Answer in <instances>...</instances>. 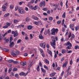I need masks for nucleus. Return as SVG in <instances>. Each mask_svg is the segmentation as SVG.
<instances>
[{
	"label": "nucleus",
	"instance_id": "nucleus-1",
	"mask_svg": "<svg viewBox=\"0 0 79 79\" xmlns=\"http://www.w3.org/2000/svg\"><path fill=\"white\" fill-rule=\"evenodd\" d=\"M51 38L52 40V42L51 41L50 42V45L51 46H52L53 48L54 49H55L56 47V43H55L56 40L55 39H56V40H58V38L56 36H52L51 37Z\"/></svg>",
	"mask_w": 79,
	"mask_h": 79
},
{
	"label": "nucleus",
	"instance_id": "nucleus-2",
	"mask_svg": "<svg viewBox=\"0 0 79 79\" xmlns=\"http://www.w3.org/2000/svg\"><path fill=\"white\" fill-rule=\"evenodd\" d=\"M18 10L19 13V14H22V15L25 14V11H24L23 9H21V7H19Z\"/></svg>",
	"mask_w": 79,
	"mask_h": 79
},
{
	"label": "nucleus",
	"instance_id": "nucleus-3",
	"mask_svg": "<svg viewBox=\"0 0 79 79\" xmlns=\"http://www.w3.org/2000/svg\"><path fill=\"white\" fill-rule=\"evenodd\" d=\"M58 29L56 28V29H55L54 28H53L52 30V35H55V32L57 33V32H58Z\"/></svg>",
	"mask_w": 79,
	"mask_h": 79
},
{
	"label": "nucleus",
	"instance_id": "nucleus-4",
	"mask_svg": "<svg viewBox=\"0 0 79 79\" xmlns=\"http://www.w3.org/2000/svg\"><path fill=\"white\" fill-rule=\"evenodd\" d=\"M40 45L41 47L45 48L46 46V43L45 42L43 43H41L40 44Z\"/></svg>",
	"mask_w": 79,
	"mask_h": 79
},
{
	"label": "nucleus",
	"instance_id": "nucleus-5",
	"mask_svg": "<svg viewBox=\"0 0 79 79\" xmlns=\"http://www.w3.org/2000/svg\"><path fill=\"white\" fill-rule=\"evenodd\" d=\"M40 7L43 6H45V1H44L43 2H41L40 4Z\"/></svg>",
	"mask_w": 79,
	"mask_h": 79
},
{
	"label": "nucleus",
	"instance_id": "nucleus-6",
	"mask_svg": "<svg viewBox=\"0 0 79 79\" xmlns=\"http://www.w3.org/2000/svg\"><path fill=\"white\" fill-rule=\"evenodd\" d=\"M7 6L3 5L2 7V9L3 11H6V10L7 9Z\"/></svg>",
	"mask_w": 79,
	"mask_h": 79
},
{
	"label": "nucleus",
	"instance_id": "nucleus-7",
	"mask_svg": "<svg viewBox=\"0 0 79 79\" xmlns=\"http://www.w3.org/2000/svg\"><path fill=\"white\" fill-rule=\"evenodd\" d=\"M39 37L40 39L43 40L44 39V36H43V35H42V34H40L39 35Z\"/></svg>",
	"mask_w": 79,
	"mask_h": 79
},
{
	"label": "nucleus",
	"instance_id": "nucleus-8",
	"mask_svg": "<svg viewBox=\"0 0 79 79\" xmlns=\"http://www.w3.org/2000/svg\"><path fill=\"white\" fill-rule=\"evenodd\" d=\"M32 18H33L35 20H39V19L37 16H35L34 15H33L32 16Z\"/></svg>",
	"mask_w": 79,
	"mask_h": 79
},
{
	"label": "nucleus",
	"instance_id": "nucleus-9",
	"mask_svg": "<svg viewBox=\"0 0 79 79\" xmlns=\"http://www.w3.org/2000/svg\"><path fill=\"white\" fill-rule=\"evenodd\" d=\"M74 27V24H71L70 25V28L71 29L72 31H74V29L73 28Z\"/></svg>",
	"mask_w": 79,
	"mask_h": 79
},
{
	"label": "nucleus",
	"instance_id": "nucleus-10",
	"mask_svg": "<svg viewBox=\"0 0 79 79\" xmlns=\"http://www.w3.org/2000/svg\"><path fill=\"white\" fill-rule=\"evenodd\" d=\"M68 64V61H66L65 62V63L63 64L62 65V68H66V66H67V64Z\"/></svg>",
	"mask_w": 79,
	"mask_h": 79
},
{
	"label": "nucleus",
	"instance_id": "nucleus-11",
	"mask_svg": "<svg viewBox=\"0 0 79 79\" xmlns=\"http://www.w3.org/2000/svg\"><path fill=\"white\" fill-rule=\"evenodd\" d=\"M14 45H15V43H14V42L13 41L10 44L9 47H13L14 46Z\"/></svg>",
	"mask_w": 79,
	"mask_h": 79
},
{
	"label": "nucleus",
	"instance_id": "nucleus-12",
	"mask_svg": "<svg viewBox=\"0 0 79 79\" xmlns=\"http://www.w3.org/2000/svg\"><path fill=\"white\" fill-rule=\"evenodd\" d=\"M66 45L67 46L69 45V47H72V44H71V43H70V42H69V41L67 43Z\"/></svg>",
	"mask_w": 79,
	"mask_h": 79
},
{
	"label": "nucleus",
	"instance_id": "nucleus-13",
	"mask_svg": "<svg viewBox=\"0 0 79 79\" xmlns=\"http://www.w3.org/2000/svg\"><path fill=\"white\" fill-rule=\"evenodd\" d=\"M47 50H48V53H49V54H50V56H52V51L50 50H48V49H47Z\"/></svg>",
	"mask_w": 79,
	"mask_h": 79
},
{
	"label": "nucleus",
	"instance_id": "nucleus-14",
	"mask_svg": "<svg viewBox=\"0 0 79 79\" xmlns=\"http://www.w3.org/2000/svg\"><path fill=\"white\" fill-rule=\"evenodd\" d=\"M19 22V19L14 20V23L15 24H17Z\"/></svg>",
	"mask_w": 79,
	"mask_h": 79
},
{
	"label": "nucleus",
	"instance_id": "nucleus-15",
	"mask_svg": "<svg viewBox=\"0 0 79 79\" xmlns=\"http://www.w3.org/2000/svg\"><path fill=\"white\" fill-rule=\"evenodd\" d=\"M27 73L26 74H25V73L23 72H22L21 73L19 74V75H20V76H23V75L24 76H26L27 75Z\"/></svg>",
	"mask_w": 79,
	"mask_h": 79
},
{
	"label": "nucleus",
	"instance_id": "nucleus-16",
	"mask_svg": "<svg viewBox=\"0 0 79 79\" xmlns=\"http://www.w3.org/2000/svg\"><path fill=\"white\" fill-rule=\"evenodd\" d=\"M21 64L22 66H24L25 65H26V62H21Z\"/></svg>",
	"mask_w": 79,
	"mask_h": 79
},
{
	"label": "nucleus",
	"instance_id": "nucleus-17",
	"mask_svg": "<svg viewBox=\"0 0 79 79\" xmlns=\"http://www.w3.org/2000/svg\"><path fill=\"white\" fill-rule=\"evenodd\" d=\"M37 8H38V6L36 5V6H35L33 7V10H37Z\"/></svg>",
	"mask_w": 79,
	"mask_h": 79
},
{
	"label": "nucleus",
	"instance_id": "nucleus-18",
	"mask_svg": "<svg viewBox=\"0 0 79 79\" xmlns=\"http://www.w3.org/2000/svg\"><path fill=\"white\" fill-rule=\"evenodd\" d=\"M18 35V32H17V31H15V33L14 34V37H16Z\"/></svg>",
	"mask_w": 79,
	"mask_h": 79
},
{
	"label": "nucleus",
	"instance_id": "nucleus-19",
	"mask_svg": "<svg viewBox=\"0 0 79 79\" xmlns=\"http://www.w3.org/2000/svg\"><path fill=\"white\" fill-rule=\"evenodd\" d=\"M66 52V50L63 49L62 50V53L64 54V53H65Z\"/></svg>",
	"mask_w": 79,
	"mask_h": 79
},
{
	"label": "nucleus",
	"instance_id": "nucleus-20",
	"mask_svg": "<svg viewBox=\"0 0 79 79\" xmlns=\"http://www.w3.org/2000/svg\"><path fill=\"white\" fill-rule=\"evenodd\" d=\"M62 18H66V13L64 12L62 15Z\"/></svg>",
	"mask_w": 79,
	"mask_h": 79
},
{
	"label": "nucleus",
	"instance_id": "nucleus-21",
	"mask_svg": "<svg viewBox=\"0 0 79 79\" xmlns=\"http://www.w3.org/2000/svg\"><path fill=\"white\" fill-rule=\"evenodd\" d=\"M32 28V26H29L27 27V29L29 30H31Z\"/></svg>",
	"mask_w": 79,
	"mask_h": 79
},
{
	"label": "nucleus",
	"instance_id": "nucleus-22",
	"mask_svg": "<svg viewBox=\"0 0 79 79\" xmlns=\"http://www.w3.org/2000/svg\"><path fill=\"white\" fill-rule=\"evenodd\" d=\"M75 31H77V30H79V26H76L75 27Z\"/></svg>",
	"mask_w": 79,
	"mask_h": 79
},
{
	"label": "nucleus",
	"instance_id": "nucleus-23",
	"mask_svg": "<svg viewBox=\"0 0 79 79\" xmlns=\"http://www.w3.org/2000/svg\"><path fill=\"white\" fill-rule=\"evenodd\" d=\"M11 55H12V56H14V57L16 56V54H15V53L13 52L11 53Z\"/></svg>",
	"mask_w": 79,
	"mask_h": 79
},
{
	"label": "nucleus",
	"instance_id": "nucleus-24",
	"mask_svg": "<svg viewBox=\"0 0 79 79\" xmlns=\"http://www.w3.org/2000/svg\"><path fill=\"white\" fill-rule=\"evenodd\" d=\"M22 41V40L21 39H19L17 41V44H21V42Z\"/></svg>",
	"mask_w": 79,
	"mask_h": 79
},
{
	"label": "nucleus",
	"instance_id": "nucleus-25",
	"mask_svg": "<svg viewBox=\"0 0 79 79\" xmlns=\"http://www.w3.org/2000/svg\"><path fill=\"white\" fill-rule=\"evenodd\" d=\"M33 64H34L33 62H32L28 66L29 68H31V67L32 66Z\"/></svg>",
	"mask_w": 79,
	"mask_h": 79
},
{
	"label": "nucleus",
	"instance_id": "nucleus-26",
	"mask_svg": "<svg viewBox=\"0 0 79 79\" xmlns=\"http://www.w3.org/2000/svg\"><path fill=\"white\" fill-rule=\"evenodd\" d=\"M41 70L42 71V72L44 73H46V71L45 70V69H44L43 68H41Z\"/></svg>",
	"mask_w": 79,
	"mask_h": 79
},
{
	"label": "nucleus",
	"instance_id": "nucleus-27",
	"mask_svg": "<svg viewBox=\"0 0 79 79\" xmlns=\"http://www.w3.org/2000/svg\"><path fill=\"white\" fill-rule=\"evenodd\" d=\"M56 73H51L50 74V76H51V77H53V76H54L55 75V74H56Z\"/></svg>",
	"mask_w": 79,
	"mask_h": 79
},
{
	"label": "nucleus",
	"instance_id": "nucleus-28",
	"mask_svg": "<svg viewBox=\"0 0 79 79\" xmlns=\"http://www.w3.org/2000/svg\"><path fill=\"white\" fill-rule=\"evenodd\" d=\"M14 8V5H11L10 6V9H13Z\"/></svg>",
	"mask_w": 79,
	"mask_h": 79
},
{
	"label": "nucleus",
	"instance_id": "nucleus-29",
	"mask_svg": "<svg viewBox=\"0 0 79 79\" xmlns=\"http://www.w3.org/2000/svg\"><path fill=\"white\" fill-rule=\"evenodd\" d=\"M34 24H35L36 25H39V23L37 22L36 21L34 22Z\"/></svg>",
	"mask_w": 79,
	"mask_h": 79
},
{
	"label": "nucleus",
	"instance_id": "nucleus-30",
	"mask_svg": "<svg viewBox=\"0 0 79 79\" xmlns=\"http://www.w3.org/2000/svg\"><path fill=\"white\" fill-rule=\"evenodd\" d=\"M10 76L11 77H13V76H14L15 75H14V73H13V72H11Z\"/></svg>",
	"mask_w": 79,
	"mask_h": 79
},
{
	"label": "nucleus",
	"instance_id": "nucleus-31",
	"mask_svg": "<svg viewBox=\"0 0 79 79\" xmlns=\"http://www.w3.org/2000/svg\"><path fill=\"white\" fill-rule=\"evenodd\" d=\"M9 15L10 14L9 13L6 14L4 15V17H5V18L8 17V16H9Z\"/></svg>",
	"mask_w": 79,
	"mask_h": 79
},
{
	"label": "nucleus",
	"instance_id": "nucleus-32",
	"mask_svg": "<svg viewBox=\"0 0 79 79\" xmlns=\"http://www.w3.org/2000/svg\"><path fill=\"white\" fill-rule=\"evenodd\" d=\"M6 25L7 26V27H9V26H10V25H11V24H10V23H6Z\"/></svg>",
	"mask_w": 79,
	"mask_h": 79
},
{
	"label": "nucleus",
	"instance_id": "nucleus-33",
	"mask_svg": "<svg viewBox=\"0 0 79 79\" xmlns=\"http://www.w3.org/2000/svg\"><path fill=\"white\" fill-rule=\"evenodd\" d=\"M29 8H30V9H31V10H33V8H34V7L33 6H29Z\"/></svg>",
	"mask_w": 79,
	"mask_h": 79
},
{
	"label": "nucleus",
	"instance_id": "nucleus-34",
	"mask_svg": "<svg viewBox=\"0 0 79 79\" xmlns=\"http://www.w3.org/2000/svg\"><path fill=\"white\" fill-rule=\"evenodd\" d=\"M8 61L9 63H11L13 62V60H8Z\"/></svg>",
	"mask_w": 79,
	"mask_h": 79
},
{
	"label": "nucleus",
	"instance_id": "nucleus-35",
	"mask_svg": "<svg viewBox=\"0 0 79 79\" xmlns=\"http://www.w3.org/2000/svg\"><path fill=\"white\" fill-rule=\"evenodd\" d=\"M31 2H29L28 3V5H27V6L28 7H29V6H30L31 5Z\"/></svg>",
	"mask_w": 79,
	"mask_h": 79
},
{
	"label": "nucleus",
	"instance_id": "nucleus-36",
	"mask_svg": "<svg viewBox=\"0 0 79 79\" xmlns=\"http://www.w3.org/2000/svg\"><path fill=\"white\" fill-rule=\"evenodd\" d=\"M15 77L16 78H19V75H18V74H16L15 75Z\"/></svg>",
	"mask_w": 79,
	"mask_h": 79
},
{
	"label": "nucleus",
	"instance_id": "nucleus-37",
	"mask_svg": "<svg viewBox=\"0 0 79 79\" xmlns=\"http://www.w3.org/2000/svg\"><path fill=\"white\" fill-rule=\"evenodd\" d=\"M44 68L45 69H46L47 70H48V67H47V66L44 65Z\"/></svg>",
	"mask_w": 79,
	"mask_h": 79
},
{
	"label": "nucleus",
	"instance_id": "nucleus-38",
	"mask_svg": "<svg viewBox=\"0 0 79 79\" xmlns=\"http://www.w3.org/2000/svg\"><path fill=\"white\" fill-rule=\"evenodd\" d=\"M3 50H4L5 52H8V51H9V49H6V48H4Z\"/></svg>",
	"mask_w": 79,
	"mask_h": 79
},
{
	"label": "nucleus",
	"instance_id": "nucleus-39",
	"mask_svg": "<svg viewBox=\"0 0 79 79\" xmlns=\"http://www.w3.org/2000/svg\"><path fill=\"white\" fill-rule=\"evenodd\" d=\"M9 41L8 39H7L6 40V41L4 42V44H6V43H8Z\"/></svg>",
	"mask_w": 79,
	"mask_h": 79
},
{
	"label": "nucleus",
	"instance_id": "nucleus-40",
	"mask_svg": "<svg viewBox=\"0 0 79 79\" xmlns=\"http://www.w3.org/2000/svg\"><path fill=\"white\" fill-rule=\"evenodd\" d=\"M49 20H50V21H52L53 20V17H50L49 18Z\"/></svg>",
	"mask_w": 79,
	"mask_h": 79
},
{
	"label": "nucleus",
	"instance_id": "nucleus-41",
	"mask_svg": "<svg viewBox=\"0 0 79 79\" xmlns=\"http://www.w3.org/2000/svg\"><path fill=\"white\" fill-rule=\"evenodd\" d=\"M54 6H55L56 8H57L58 7V5L57 4H54L53 5Z\"/></svg>",
	"mask_w": 79,
	"mask_h": 79
},
{
	"label": "nucleus",
	"instance_id": "nucleus-42",
	"mask_svg": "<svg viewBox=\"0 0 79 79\" xmlns=\"http://www.w3.org/2000/svg\"><path fill=\"white\" fill-rule=\"evenodd\" d=\"M8 34V32H6V33H5L2 35L3 37H5V35H7V34Z\"/></svg>",
	"mask_w": 79,
	"mask_h": 79
},
{
	"label": "nucleus",
	"instance_id": "nucleus-43",
	"mask_svg": "<svg viewBox=\"0 0 79 79\" xmlns=\"http://www.w3.org/2000/svg\"><path fill=\"white\" fill-rule=\"evenodd\" d=\"M30 20V19H29V18H27L26 19V21H27V22H28V21Z\"/></svg>",
	"mask_w": 79,
	"mask_h": 79
},
{
	"label": "nucleus",
	"instance_id": "nucleus-44",
	"mask_svg": "<svg viewBox=\"0 0 79 79\" xmlns=\"http://www.w3.org/2000/svg\"><path fill=\"white\" fill-rule=\"evenodd\" d=\"M39 70H40V68H39V66H38L37 68V71H39Z\"/></svg>",
	"mask_w": 79,
	"mask_h": 79
},
{
	"label": "nucleus",
	"instance_id": "nucleus-45",
	"mask_svg": "<svg viewBox=\"0 0 79 79\" xmlns=\"http://www.w3.org/2000/svg\"><path fill=\"white\" fill-rule=\"evenodd\" d=\"M45 61L46 63H48V64H49V61L48 60L46 59L45 60Z\"/></svg>",
	"mask_w": 79,
	"mask_h": 79
},
{
	"label": "nucleus",
	"instance_id": "nucleus-46",
	"mask_svg": "<svg viewBox=\"0 0 79 79\" xmlns=\"http://www.w3.org/2000/svg\"><path fill=\"white\" fill-rule=\"evenodd\" d=\"M12 62L14 64H17V63H18V61H14V60H13V62Z\"/></svg>",
	"mask_w": 79,
	"mask_h": 79
},
{
	"label": "nucleus",
	"instance_id": "nucleus-47",
	"mask_svg": "<svg viewBox=\"0 0 79 79\" xmlns=\"http://www.w3.org/2000/svg\"><path fill=\"white\" fill-rule=\"evenodd\" d=\"M61 23V20H59V21H57V24H60Z\"/></svg>",
	"mask_w": 79,
	"mask_h": 79
},
{
	"label": "nucleus",
	"instance_id": "nucleus-48",
	"mask_svg": "<svg viewBox=\"0 0 79 79\" xmlns=\"http://www.w3.org/2000/svg\"><path fill=\"white\" fill-rule=\"evenodd\" d=\"M22 34L23 36H24L25 35V32L24 31H22Z\"/></svg>",
	"mask_w": 79,
	"mask_h": 79
},
{
	"label": "nucleus",
	"instance_id": "nucleus-49",
	"mask_svg": "<svg viewBox=\"0 0 79 79\" xmlns=\"http://www.w3.org/2000/svg\"><path fill=\"white\" fill-rule=\"evenodd\" d=\"M64 19H63L62 21V25L63 26L64 25Z\"/></svg>",
	"mask_w": 79,
	"mask_h": 79
},
{
	"label": "nucleus",
	"instance_id": "nucleus-50",
	"mask_svg": "<svg viewBox=\"0 0 79 79\" xmlns=\"http://www.w3.org/2000/svg\"><path fill=\"white\" fill-rule=\"evenodd\" d=\"M78 46L76 45L75 47V50H77V49H79V48H78Z\"/></svg>",
	"mask_w": 79,
	"mask_h": 79
},
{
	"label": "nucleus",
	"instance_id": "nucleus-51",
	"mask_svg": "<svg viewBox=\"0 0 79 79\" xmlns=\"http://www.w3.org/2000/svg\"><path fill=\"white\" fill-rule=\"evenodd\" d=\"M30 36L31 39H32V38H33V36H32V34H30Z\"/></svg>",
	"mask_w": 79,
	"mask_h": 79
},
{
	"label": "nucleus",
	"instance_id": "nucleus-52",
	"mask_svg": "<svg viewBox=\"0 0 79 79\" xmlns=\"http://www.w3.org/2000/svg\"><path fill=\"white\" fill-rule=\"evenodd\" d=\"M18 70V69L16 68H14L13 69V71H16Z\"/></svg>",
	"mask_w": 79,
	"mask_h": 79
},
{
	"label": "nucleus",
	"instance_id": "nucleus-53",
	"mask_svg": "<svg viewBox=\"0 0 79 79\" xmlns=\"http://www.w3.org/2000/svg\"><path fill=\"white\" fill-rule=\"evenodd\" d=\"M4 6H7L8 7V3L7 2H6L4 4Z\"/></svg>",
	"mask_w": 79,
	"mask_h": 79
},
{
	"label": "nucleus",
	"instance_id": "nucleus-54",
	"mask_svg": "<svg viewBox=\"0 0 79 79\" xmlns=\"http://www.w3.org/2000/svg\"><path fill=\"white\" fill-rule=\"evenodd\" d=\"M71 37H72V38H74L75 37V35H74V34H72Z\"/></svg>",
	"mask_w": 79,
	"mask_h": 79
},
{
	"label": "nucleus",
	"instance_id": "nucleus-55",
	"mask_svg": "<svg viewBox=\"0 0 79 79\" xmlns=\"http://www.w3.org/2000/svg\"><path fill=\"white\" fill-rule=\"evenodd\" d=\"M18 6H16L15 9V11H17L18 10Z\"/></svg>",
	"mask_w": 79,
	"mask_h": 79
},
{
	"label": "nucleus",
	"instance_id": "nucleus-56",
	"mask_svg": "<svg viewBox=\"0 0 79 79\" xmlns=\"http://www.w3.org/2000/svg\"><path fill=\"white\" fill-rule=\"evenodd\" d=\"M44 28H43L41 30V31L40 32V34H42V32L44 31Z\"/></svg>",
	"mask_w": 79,
	"mask_h": 79
},
{
	"label": "nucleus",
	"instance_id": "nucleus-57",
	"mask_svg": "<svg viewBox=\"0 0 79 79\" xmlns=\"http://www.w3.org/2000/svg\"><path fill=\"white\" fill-rule=\"evenodd\" d=\"M46 47L48 48H49V47H50V45H49V44H46Z\"/></svg>",
	"mask_w": 79,
	"mask_h": 79
},
{
	"label": "nucleus",
	"instance_id": "nucleus-58",
	"mask_svg": "<svg viewBox=\"0 0 79 79\" xmlns=\"http://www.w3.org/2000/svg\"><path fill=\"white\" fill-rule=\"evenodd\" d=\"M67 53H72V51L70 50L68 51H67Z\"/></svg>",
	"mask_w": 79,
	"mask_h": 79
},
{
	"label": "nucleus",
	"instance_id": "nucleus-59",
	"mask_svg": "<svg viewBox=\"0 0 79 79\" xmlns=\"http://www.w3.org/2000/svg\"><path fill=\"white\" fill-rule=\"evenodd\" d=\"M47 13L48 14V15H50V10H48L47 11Z\"/></svg>",
	"mask_w": 79,
	"mask_h": 79
},
{
	"label": "nucleus",
	"instance_id": "nucleus-60",
	"mask_svg": "<svg viewBox=\"0 0 79 79\" xmlns=\"http://www.w3.org/2000/svg\"><path fill=\"white\" fill-rule=\"evenodd\" d=\"M47 19H47V18H44L43 19V20H44V21H47Z\"/></svg>",
	"mask_w": 79,
	"mask_h": 79
},
{
	"label": "nucleus",
	"instance_id": "nucleus-61",
	"mask_svg": "<svg viewBox=\"0 0 79 79\" xmlns=\"http://www.w3.org/2000/svg\"><path fill=\"white\" fill-rule=\"evenodd\" d=\"M25 10L26 11H29V9L27 7H25Z\"/></svg>",
	"mask_w": 79,
	"mask_h": 79
},
{
	"label": "nucleus",
	"instance_id": "nucleus-62",
	"mask_svg": "<svg viewBox=\"0 0 79 79\" xmlns=\"http://www.w3.org/2000/svg\"><path fill=\"white\" fill-rule=\"evenodd\" d=\"M16 55H19V52H15Z\"/></svg>",
	"mask_w": 79,
	"mask_h": 79
},
{
	"label": "nucleus",
	"instance_id": "nucleus-63",
	"mask_svg": "<svg viewBox=\"0 0 79 79\" xmlns=\"http://www.w3.org/2000/svg\"><path fill=\"white\" fill-rule=\"evenodd\" d=\"M43 10H44V11H47V10H47V8H44L43 9Z\"/></svg>",
	"mask_w": 79,
	"mask_h": 79
},
{
	"label": "nucleus",
	"instance_id": "nucleus-64",
	"mask_svg": "<svg viewBox=\"0 0 79 79\" xmlns=\"http://www.w3.org/2000/svg\"><path fill=\"white\" fill-rule=\"evenodd\" d=\"M12 40H13V38L12 37H10V42H11V41H12Z\"/></svg>",
	"mask_w": 79,
	"mask_h": 79
}]
</instances>
